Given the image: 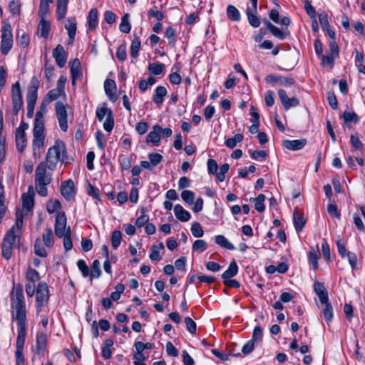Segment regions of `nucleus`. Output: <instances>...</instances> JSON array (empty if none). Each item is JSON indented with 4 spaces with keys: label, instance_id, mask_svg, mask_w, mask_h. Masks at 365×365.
<instances>
[{
    "label": "nucleus",
    "instance_id": "1",
    "mask_svg": "<svg viewBox=\"0 0 365 365\" xmlns=\"http://www.w3.org/2000/svg\"><path fill=\"white\" fill-rule=\"evenodd\" d=\"M12 321L16 322L18 332H26V302L21 287L17 288L11 297Z\"/></svg>",
    "mask_w": 365,
    "mask_h": 365
},
{
    "label": "nucleus",
    "instance_id": "2",
    "mask_svg": "<svg viewBox=\"0 0 365 365\" xmlns=\"http://www.w3.org/2000/svg\"><path fill=\"white\" fill-rule=\"evenodd\" d=\"M45 108L38 110L35 116V123L33 130L34 139L32 141L33 155L35 158H39L41 154V150L44 146L45 128L43 115Z\"/></svg>",
    "mask_w": 365,
    "mask_h": 365
},
{
    "label": "nucleus",
    "instance_id": "3",
    "mask_svg": "<svg viewBox=\"0 0 365 365\" xmlns=\"http://www.w3.org/2000/svg\"><path fill=\"white\" fill-rule=\"evenodd\" d=\"M47 168L46 163L41 162L35 170V187L39 195H47L46 186L52 181V172Z\"/></svg>",
    "mask_w": 365,
    "mask_h": 365
},
{
    "label": "nucleus",
    "instance_id": "4",
    "mask_svg": "<svg viewBox=\"0 0 365 365\" xmlns=\"http://www.w3.org/2000/svg\"><path fill=\"white\" fill-rule=\"evenodd\" d=\"M66 150L64 143L61 140H56L54 145L48 149L46 159L42 163H46L47 168L50 170H55L57 164L63 161Z\"/></svg>",
    "mask_w": 365,
    "mask_h": 365
},
{
    "label": "nucleus",
    "instance_id": "5",
    "mask_svg": "<svg viewBox=\"0 0 365 365\" xmlns=\"http://www.w3.org/2000/svg\"><path fill=\"white\" fill-rule=\"evenodd\" d=\"M96 115L98 120L101 122L106 117L103 126L106 131L110 133L114 127V118L112 110L107 108L106 103H103L101 107L97 108Z\"/></svg>",
    "mask_w": 365,
    "mask_h": 365
},
{
    "label": "nucleus",
    "instance_id": "6",
    "mask_svg": "<svg viewBox=\"0 0 365 365\" xmlns=\"http://www.w3.org/2000/svg\"><path fill=\"white\" fill-rule=\"evenodd\" d=\"M17 235L15 234V227H12L6 232L1 244L2 255L6 260L11 257L13 247Z\"/></svg>",
    "mask_w": 365,
    "mask_h": 365
},
{
    "label": "nucleus",
    "instance_id": "7",
    "mask_svg": "<svg viewBox=\"0 0 365 365\" xmlns=\"http://www.w3.org/2000/svg\"><path fill=\"white\" fill-rule=\"evenodd\" d=\"M36 293V307L37 314L40 313L41 308L46 306L49 300V290L46 282H41L38 284Z\"/></svg>",
    "mask_w": 365,
    "mask_h": 365
},
{
    "label": "nucleus",
    "instance_id": "8",
    "mask_svg": "<svg viewBox=\"0 0 365 365\" xmlns=\"http://www.w3.org/2000/svg\"><path fill=\"white\" fill-rule=\"evenodd\" d=\"M0 50L2 54L6 55L13 46V34L10 24H4L1 28Z\"/></svg>",
    "mask_w": 365,
    "mask_h": 365
},
{
    "label": "nucleus",
    "instance_id": "9",
    "mask_svg": "<svg viewBox=\"0 0 365 365\" xmlns=\"http://www.w3.org/2000/svg\"><path fill=\"white\" fill-rule=\"evenodd\" d=\"M56 115L58 121L60 128L66 132L68 130V115L66 106L58 101L55 105Z\"/></svg>",
    "mask_w": 365,
    "mask_h": 365
},
{
    "label": "nucleus",
    "instance_id": "10",
    "mask_svg": "<svg viewBox=\"0 0 365 365\" xmlns=\"http://www.w3.org/2000/svg\"><path fill=\"white\" fill-rule=\"evenodd\" d=\"M13 112L14 115H18L22 108L23 100L20 83L17 81L11 87Z\"/></svg>",
    "mask_w": 365,
    "mask_h": 365
},
{
    "label": "nucleus",
    "instance_id": "11",
    "mask_svg": "<svg viewBox=\"0 0 365 365\" xmlns=\"http://www.w3.org/2000/svg\"><path fill=\"white\" fill-rule=\"evenodd\" d=\"M336 247L339 255L343 258L346 257L352 269H354L357 264L356 255L354 252H351L346 250L345 245L341 239L336 241Z\"/></svg>",
    "mask_w": 365,
    "mask_h": 365
},
{
    "label": "nucleus",
    "instance_id": "12",
    "mask_svg": "<svg viewBox=\"0 0 365 365\" xmlns=\"http://www.w3.org/2000/svg\"><path fill=\"white\" fill-rule=\"evenodd\" d=\"M66 223L67 220L65 213L63 212H58L56 217L54 230L55 234L59 238H62L63 236L67 234L68 227H66Z\"/></svg>",
    "mask_w": 365,
    "mask_h": 365
},
{
    "label": "nucleus",
    "instance_id": "13",
    "mask_svg": "<svg viewBox=\"0 0 365 365\" xmlns=\"http://www.w3.org/2000/svg\"><path fill=\"white\" fill-rule=\"evenodd\" d=\"M278 96L284 108L286 110H288L292 107H296L299 104V101L297 98H289L286 91L283 89H279L278 91Z\"/></svg>",
    "mask_w": 365,
    "mask_h": 365
},
{
    "label": "nucleus",
    "instance_id": "14",
    "mask_svg": "<svg viewBox=\"0 0 365 365\" xmlns=\"http://www.w3.org/2000/svg\"><path fill=\"white\" fill-rule=\"evenodd\" d=\"M61 193L67 200H71L75 195L74 182L69 179L61 182Z\"/></svg>",
    "mask_w": 365,
    "mask_h": 365
},
{
    "label": "nucleus",
    "instance_id": "15",
    "mask_svg": "<svg viewBox=\"0 0 365 365\" xmlns=\"http://www.w3.org/2000/svg\"><path fill=\"white\" fill-rule=\"evenodd\" d=\"M250 4H247L246 8V15L249 23H259V19L257 16V1L258 0H250Z\"/></svg>",
    "mask_w": 365,
    "mask_h": 365
},
{
    "label": "nucleus",
    "instance_id": "16",
    "mask_svg": "<svg viewBox=\"0 0 365 365\" xmlns=\"http://www.w3.org/2000/svg\"><path fill=\"white\" fill-rule=\"evenodd\" d=\"M53 56L56 60V64L63 68L66 63V56L64 48L61 44H58L53 51Z\"/></svg>",
    "mask_w": 365,
    "mask_h": 365
},
{
    "label": "nucleus",
    "instance_id": "17",
    "mask_svg": "<svg viewBox=\"0 0 365 365\" xmlns=\"http://www.w3.org/2000/svg\"><path fill=\"white\" fill-rule=\"evenodd\" d=\"M160 130L161 127L158 125H155L152 128V130L148 133L146 137L147 143H153L154 146H158L160 142Z\"/></svg>",
    "mask_w": 365,
    "mask_h": 365
},
{
    "label": "nucleus",
    "instance_id": "18",
    "mask_svg": "<svg viewBox=\"0 0 365 365\" xmlns=\"http://www.w3.org/2000/svg\"><path fill=\"white\" fill-rule=\"evenodd\" d=\"M104 89L109 100L115 102L117 100L115 82L111 79H106L104 82Z\"/></svg>",
    "mask_w": 365,
    "mask_h": 365
},
{
    "label": "nucleus",
    "instance_id": "19",
    "mask_svg": "<svg viewBox=\"0 0 365 365\" xmlns=\"http://www.w3.org/2000/svg\"><path fill=\"white\" fill-rule=\"evenodd\" d=\"M26 332H18V336L16 339V357H17V365H24L23 361L21 360V357L22 356L23 348L25 344Z\"/></svg>",
    "mask_w": 365,
    "mask_h": 365
},
{
    "label": "nucleus",
    "instance_id": "20",
    "mask_svg": "<svg viewBox=\"0 0 365 365\" xmlns=\"http://www.w3.org/2000/svg\"><path fill=\"white\" fill-rule=\"evenodd\" d=\"M307 143L305 139L299 140H285L283 141V146L290 150H299L303 148Z\"/></svg>",
    "mask_w": 365,
    "mask_h": 365
},
{
    "label": "nucleus",
    "instance_id": "21",
    "mask_svg": "<svg viewBox=\"0 0 365 365\" xmlns=\"http://www.w3.org/2000/svg\"><path fill=\"white\" fill-rule=\"evenodd\" d=\"M71 73L72 77V83L75 84L76 79L82 75L81 68V62L78 58L74 59L70 63Z\"/></svg>",
    "mask_w": 365,
    "mask_h": 365
},
{
    "label": "nucleus",
    "instance_id": "22",
    "mask_svg": "<svg viewBox=\"0 0 365 365\" xmlns=\"http://www.w3.org/2000/svg\"><path fill=\"white\" fill-rule=\"evenodd\" d=\"M174 214L176 218L182 222H187L191 217L190 212L180 205H176L174 207Z\"/></svg>",
    "mask_w": 365,
    "mask_h": 365
},
{
    "label": "nucleus",
    "instance_id": "23",
    "mask_svg": "<svg viewBox=\"0 0 365 365\" xmlns=\"http://www.w3.org/2000/svg\"><path fill=\"white\" fill-rule=\"evenodd\" d=\"M314 289L317 294L320 302H327L329 299L328 293L324 284L321 282H317L314 284Z\"/></svg>",
    "mask_w": 365,
    "mask_h": 365
},
{
    "label": "nucleus",
    "instance_id": "24",
    "mask_svg": "<svg viewBox=\"0 0 365 365\" xmlns=\"http://www.w3.org/2000/svg\"><path fill=\"white\" fill-rule=\"evenodd\" d=\"M293 217L294 225L296 231H302L306 223V219L304 218V215L302 213L297 212V210L294 211Z\"/></svg>",
    "mask_w": 365,
    "mask_h": 365
},
{
    "label": "nucleus",
    "instance_id": "25",
    "mask_svg": "<svg viewBox=\"0 0 365 365\" xmlns=\"http://www.w3.org/2000/svg\"><path fill=\"white\" fill-rule=\"evenodd\" d=\"M238 272V266L235 261L230 262L228 268L222 274L223 280L231 279L235 277Z\"/></svg>",
    "mask_w": 365,
    "mask_h": 365
},
{
    "label": "nucleus",
    "instance_id": "26",
    "mask_svg": "<svg viewBox=\"0 0 365 365\" xmlns=\"http://www.w3.org/2000/svg\"><path fill=\"white\" fill-rule=\"evenodd\" d=\"M167 90L164 86H158L155 88L153 101L158 105L163 103L164 97L167 95Z\"/></svg>",
    "mask_w": 365,
    "mask_h": 365
},
{
    "label": "nucleus",
    "instance_id": "27",
    "mask_svg": "<svg viewBox=\"0 0 365 365\" xmlns=\"http://www.w3.org/2000/svg\"><path fill=\"white\" fill-rule=\"evenodd\" d=\"M53 0H41L40 6H39V13L41 15V21L40 23H48L45 19V16L48 13L49 11V4L52 3Z\"/></svg>",
    "mask_w": 365,
    "mask_h": 365
},
{
    "label": "nucleus",
    "instance_id": "28",
    "mask_svg": "<svg viewBox=\"0 0 365 365\" xmlns=\"http://www.w3.org/2000/svg\"><path fill=\"white\" fill-rule=\"evenodd\" d=\"M321 304L324 306L322 310L323 316L325 320L329 323L332 320L334 316L332 306L329 303V299L327 301V302H321Z\"/></svg>",
    "mask_w": 365,
    "mask_h": 365
},
{
    "label": "nucleus",
    "instance_id": "29",
    "mask_svg": "<svg viewBox=\"0 0 365 365\" xmlns=\"http://www.w3.org/2000/svg\"><path fill=\"white\" fill-rule=\"evenodd\" d=\"M215 243L221 247L229 250H235L234 245L223 235H218L215 236Z\"/></svg>",
    "mask_w": 365,
    "mask_h": 365
},
{
    "label": "nucleus",
    "instance_id": "30",
    "mask_svg": "<svg viewBox=\"0 0 365 365\" xmlns=\"http://www.w3.org/2000/svg\"><path fill=\"white\" fill-rule=\"evenodd\" d=\"M268 29L274 36L279 39L285 38L286 36L289 34L287 29H280L273 24H268Z\"/></svg>",
    "mask_w": 365,
    "mask_h": 365
},
{
    "label": "nucleus",
    "instance_id": "31",
    "mask_svg": "<svg viewBox=\"0 0 365 365\" xmlns=\"http://www.w3.org/2000/svg\"><path fill=\"white\" fill-rule=\"evenodd\" d=\"M68 0H57L56 13L58 19L61 20L66 14L67 4Z\"/></svg>",
    "mask_w": 365,
    "mask_h": 365
},
{
    "label": "nucleus",
    "instance_id": "32",
    "mask_svg": "<svg viewBox=\"0 0 365 365\" xmlns=\"http://www.w3.org/2000/svg\"><path fill=\"white\" fill-rule=\"evenodd\" d=\"M101 264L98 259H95L91 265V272L89 271V276L91 280L93 279L98 278L101 276Z\"/></svg>",
    "mask_w": 365,
    "mask_h": 365
},
{
    "label": "nucleus",
    "instance_id": "33",
    "mask_svg": "<svg viewBox=\"0 0 365 365\" xmlns=\"http://www.w3.org/2000/svg\"><path fill=\"white\" fill-rule=\"evenodd\" d=\"M227 15L232 21H239L240 20V13L238 9L232 6L229 5L227 8Z\"/></svg>",
    "mask_w": 365,
    "mask_h": 365
},
{
    "label": "nucleus",
    "instance_id": "34",
    "mask_svg": "<svg viewBox=\"0 0 365 365\" xmlns=\"http://www.w3.org/2000/svg\"><path fill=\"white\" fill-rule=\"evenodd\" d=\"M21 199L23 209L25 210L26 212L31 210L34 206L33 196L27 193H24L22 195Z\"/></svg>",
    "mask_w": 365,
    "mask_h": 365
},
{
    "label": "nucleus",
    "instance_id": "35",
    "mask_svg": "<svg viewBox=\"0 0 365 365\" xmlns=\"http://www.w3.org/2000/svg\"><path fill=\"white\" fill-rule=\"evenodd\" d=\"M43 242L46 247H51L53 245V237L51 228H46L42 235Z\"/></svg>",
    "mask_w": 365,
    "mask_h": 365
},
{
    "label": "nucleus",
    "instance_id": "36",
    "mask_svg": "<svg viewBox=\"0 0 365 365\" xmlns=\"http://www.w3.org/2000/svg\"><path fill=\"white\" fill-rule=\"evenodd\" d=\"M16 144L17 150L19 152H23L27 144L26 135L16 134Z\"/></svg>",
    "mask_w": 365,
    "mask_h": 365
},
{
    "label": "nucleus",
    "instance_id": "37",
    "mask_svg": "<svg viewBox=\"0 0 365 365\" xmlns=\"http://www.w3.org/2000/svg\"><path fill=\"white\" fill-rule=\"evenodd\" d=\"M148 16L158 21H163L165 19V13L158 10L156 7L148 11Z\"/></svg>",
    "mask_w": 365,
    "mask_h": 365
},
{
    "label": "nucleus",
    "instance_id": "38",
    "mask_svg": "<svg viewBox=\"0 0 365 365\" xmlns=\"http://www.w3.org/2000/svg\"><path fill=\"white\" fill-rule=\"evenodd\" d=\"M164 65L161 63H152L148 65V71L153 75H160L163 73Z\"/></svg>",
    "mask_w": 365,
    "mask_h": 365
},
{
    "label": "nucleus",
    "instance_id": "39",
    "mask_svg": "<svg viewBox=\"0 0 365 365\" xmlns=\"http://www.w3.org/2000/svg\"><path fill=\"white\" fill-rule=\"evenodd\" d=\"M243 135L242 134L237 133L233 138H230L225 141V145L229 148H233L237 145V143H240L242 140Z\"/></svg>",
    "mask_w": 365,
    "mask_h": 365
},
{
    "label": "nucleus",
    "instance_id": "40",
    "mask_svg": "<svg viewBox=\"0 0 365 365\" xmlns=\"http://www.w3.org/2000/svg\"><path fill=\"white\" fill-rule=\"evenodd\" d=\"M207 248V242L203 240H197L192 245V250L196 252H202Z\"/></svg>",
    "mask_w": 365,
    "mask_h": 365
},
{
    "label": "nucleus",
    "instance_id": "41",
    "mask_svg": "<svg viewBox=\"0 0 365 365\" xmlns=\"http://www.w3.org/2000/svg\"><path fill=\"white\" fill-rule=\"evenodd\" d=\"M34 252L36 255H38L41 257H46L47 256V252L40 240H37L35 242Z\"/></svg>",
    "mask_w": 365,
    "mask_h": 365
},
{
    "label": "nucleus",
    "instance_id": "42",
    "mask_svg": "<svg viewBox=\"0 0 365 365\" xmlns=\"http://www.w3.org/2000/svg\"><path fill=\"white\" fill-rule=\"evenodd\" d=\"M181 197L185 202L190 205L194 202L195 193L191 190H183L181 192Z\"/></svg>",
    "mask_w": 365,
    "mask_h": 365
},
{
    "label": "nucleus",
    "instance_id": "43",
    "mask_svg": "<svg viewBox=\"0 0 365 365\" xmlns=\"http://www.w3.org/2000/svg\"><path fill=\"white\" fill-rule=\"evenodd\" d=\"M141 43L138 38H135L130 46V55L133 58H136L140 48Z\"/></svg>",
    "mask_w": 365,
    "mask_h": 365
},
{
    "label": "nucleus",
    "instance_id": "44",
    "mask_svg": "<svg viewBox=\"0 0 365 365\" xmlns=\"http://www.w3.org/2000/svg\"><path fill=\"white\" fill-rule=\"evenodd\" d=\"M122 239V235L120 231L115 230L113 232L111 235V245L112 247L116 249L120 244Z\"/></svg>",
    "mask_w": 365,
    "mask_h": 365
},
{
    "label": "nucleus",
    "instance_id": "45",
    "mask_svg": "<svg viewBox=\"0 0 365 365\" xmlns=\"http://www.w3.org/2000/svg\"><path fill=\"white\" fill-rule=\"evenodd\" d=\"M191 232L195 237H201L204 235V231L199 222H194L191 226Z\"/></svg>",
    "mask_w": 365,
    "mask_h": 365
},
{
    "label": "nucleus",
    "instance_id": "46",
    "mask_svg": "<svg viewBox=\"0 0 365 365\" xmlns=\"http://www.w3.org/2000/svg\"><path fill=\"white\" fill-rule=\"evenodd\" d=\"M26 279L37 282L40 279V276L36 269L29 268L26 272Z\"/></svg>",
    "mask_w": 365,
    "mask_h": 365
},
{
    "label": "nucleus",
    "instance_id": "47",
    "mask_svg": "<svg viewBox=\"0 0 365 365\" xmlns=\"http://www.w3.org/2000/svg\"><path fill=\"white\" fill-rule=\"evenodd\" d=\"M61 207V204L58 200H50L47 203L46 209L48 213H53L58 210Z\"/></svg>",
    "mask_w": 365,
    "mask_h": 365
},
{
    "label": "nucleus",
    "instance_id": "48",
    "mask_svg": "<svg viewBox=\"0 0 365 365\" xmlns=\"http://www.w3.org/2000/svg\"><path fill=\"white\" fill-rule=\"evenodd\" d=\"M230 165L227 163H225L220 167V171L217 173L216 178L220 182H222L225 179V174L228 172Z\"/></svg>",
    "mask_w": 365,
    "mask_h": 365
},
{
    "label": "nucleus",
    "instance_id": "49",
    "mask_svg": "<svg viewBox=\"0 0 365 365\" xmlns=\"http://www.w3.org/2000/svg\"><path fill=\"white\" fill-rule=\"evenodd\" d=\"M63 237V247L66 251H69L73 247V243L71 237V229L70 227H68L67 234Z\"/></svg>",
    "mask_w": 365,
    "mask_h": 365
},
{
    "label": "nucleus",
    "instance_id": "50",
    "mask_svg": "<svg viewBox=\"0 0 365 365\" xmlns=\"http://www.w3.org/2000/svg\"><path fill=\"white\" fill-rule=\"evenodd\" d=\"M36 282H32L26 279L25 289L29 297H31L34 295L35 291L36 290Z\"/></svg>",
    "mask_w": 365,
    "mask_h": 365
},
{
    "label": "nucleus",
    "instance_id": "51",
    "mask_svg": "<svg viewBox=\"0 0 365 365\" xmlns=\"http://www.w3.org/2000/svg\"><path fill=\"white\" fill-rule=\"evenodd\" d=\"M47 339L44 334H40L36 337V348L41 351L43 350L46 346Z\"/></svg>",
    "mask_w": 365,
    "mask_h": 365
},
{
    "label": "nucleus",
    "instance_id": "52",
    "mask_svg": "<svg viewBox=\"0 0 365 365\" xmlns=\"http://www.w3.org/2000/svg\"><path fill=\"white\" fill-rule=\"evenodd\" d=\"M321 58V63H322V66H333L334 65V58H336V56H334V55L332 54H329V55H322L321 56H319Z\"/></svg>",
    "mask_w": 365,
    "mask_h": 365
},
{
    "label": "nucleus",
    "instance_id": "53",
    "mask_svg": "<svg viewBox=\"0 0 365 365\" xmlns=\"http://www.w3.org/2000/svg\"><path fill=\"white\" fill-rule=\"evenodd\" d=\"M322 252L324 258L326 261L329 262L331 260L330 248L326 240H323L322 244Z\"/></svg>",
    "mask_w": 365,
    "mask_h": 365
},
{
    "label": "nucleus",
    "instance_id": "54",
    "mask_svg": "<svg viewBox=\"0 0 365 365\" xmlns=\"http://www.w3.org/2000/svg\"><path fill=\"white\" fill-rule=\"evenodd\" d=\"M304 9L307 14L313 19V23H317L315 9L307 0L304 3Z\"/></svg>",
    "mask_w": 365,
    "mask_h": 365
},
{
    "label": "nucleus",
    "instance_id": "55",
    "mask_svg": "<svg viewBox=\"0 0 365 365\" xmlns=\"http://www.w3.org/2000/svg\"><path fill=\"white\" fill-rule=\"evenodd\" d=\"M77 266L79 270L81 272L83 277H87L89 276V268L83 259H79L77 262Z\"/></svg>",
    "mask_w": 365,
    "mask_h": 365
},
{
    "label": "nucleus",
    "instance_id": "56",
    "mask_svg": "<svg viewBox=\"0 0 365 365\" xmlns=\"http://www.w3.org/2000/svg\"><path fill=\"white\" fill-rule=\"evenodd\" d=\"M9 10L13 16L19 15L20 14V4L19 1H12L9 5Z\"/></svg>",
    "mask_w": 365,
    "mask_h": 365
},
{
    "label": "nucleus",
    "instance_id": "57",
    "mask_svg": "<svg viewBox=\"0 0 365 365\" xmlns=\"http://www.w3.org/2000/svg\"><path fill=\"white\" fill-rule=\"evenodd\" d=\"M66 29L68 31V34L69 36L68 44H71L73 42V38L76 32V24H66Z\"/></svg>",
    "mask_w": 365,
    "mask_h": 365
},
{
    "label": "nucleus",
    "instance_id": "58",
    "mask_svg": "<svg viewBox=\"0 0 365 365\" xmlns=\"http://www.w3.org/2000/svg\"><path fill=\"white\" fill-rule=\"evenodd\" d=\"M119 163L121 168L124 170H128L131 167L130 158L126 155H120L119 156Z\"/></svg>",
    "mask_w": 365,
    "mask_h": 365
},
{
    "label": "nucleus",
    "instance_id": "59",
    "mask_svg": "<svg viewBox=\"0 0 365 365\" xmlns=\"http://www.w3.org/2000/svg\"><path fill=\"white\" fill-rule=\"evenodd\" d=\"M318 259L319 255L316 252H309L308 253L309 262L312 265L314 269H317L319 267Z\"/></svg>",
    "mask_w": 365,
    "mask_h": 365
},
{
    "label": "nucleus",
    "instance_id": "60",
    "mask_svg": "<svg viewBox=\"0 0 365 365\" xmlns=\"http://www.w3.org/2000/svg\"><path fill=\"white\" fill-rule=\"evenodd\" d=\"M186 328L190 334H195L197 327L195 322L189 317L185 318Z\"/></svg>",
    "mask_w": 365,
    "mask_h": 365
},
{
    "label": "nucleus",
    "instance_id": "61",
    "mask_svg": "<svg viewBox=\"0 0 365 365\" xmlns=\"http://www.w3.org/2000/svg\"><path fill=\"white\" fill-rule=\"evenodd\" d=\"M62 94L65 95V93H63L58 88L52 89L46 95L47 98L49 101H53L60 97Z\"/></svg>",
    "mask_w": 365,
    "mask_h": 365
},
{
    "label": "nucleus",
    "instance_id": "62",
    "mask_svg": "<svg viewBox=\"0 0 365 365\" xmlns=\"http://www.w3.org/2000/svg\"><path fill=\"white\" fill-rule=\"evenodd\" d=\"M207 165L208 173L216 175L218 169V165L216 160L213 159H209L207 162Z\"/></svg>",
    "mask_w": 365,
    "mask_h": 365
},
{
    "label": "nucleus",
    "instance_id": "63",
    "mask_svg": "<svg viewBox=\"0 0 365 365\" xmlns=\"http://www.w3.org/2000/svg\"><path fill=\"white\" fill-rule=\"evenodd\" d=\"M152 167L157 166L163 160V156L159 153H150L148 155Z\"/></svg>",
    "mask_w": 365,
    "mask_h": 365
},
{
    "label": "nucleus",
    "instance_id": "64",
    "mask_svg": "<svg viewBox=\"0 0 365 365\" xmlns=\"http://www.w3.org/2000/svg\"><path fill=\"white\" fill-rule=\"evenodd\" d=\"M116 56L120 61H124L127 57L126 47L124 45H120L118 47L116 51Z\"/></svg>",
    "mask_w": 365,
    "mask_h": 365
}]
</instances>
